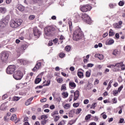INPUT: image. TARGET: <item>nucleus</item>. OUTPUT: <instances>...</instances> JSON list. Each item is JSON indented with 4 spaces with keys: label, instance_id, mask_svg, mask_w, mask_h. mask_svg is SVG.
Segmentation results:
<instances>
[{
    "label": "nucleus",
    "instance_id": "nucleus-1",
    "mask_svg": "<svg viewBox=\"0 0 125 125\" xmlns=\"http://www.w3.org/2000/svg\"><path fill=\"white\" fill-rule=\"evenodd\" d=\"M83 38V33L82 31V29L80 27L75 28L73 33V41H80Z\"/></svg>",
    "mask_w": 125,
    "mask_h": 125
},
{
    "label": "nucleus",
    "instance_id": "nucleus-2",
    "mask_svg": "<svg viewBox=\"0 0 125 125\" xmlns=\"http://www.w3.org/2000/svg\"><path fill=\"white\" fill-rule=\"evenodd\" d=\"M23 23V21L21 19L19 20H11L10 21V26L13 29H16L18 27H20Z\"/></svg>",
    "mask_w": 125,
    "mask_h": 125
},
{
    "label": "nucleus",
    "instance_id": "nucleus-3",
    "mask_svg": "<svg viewBox=\"0 0 125 125\" xmlns=\"http://www.w3.org/2000/svg\"><path fill=\"white\" fill-rule=\"evenodd\" d=\"M46 31L45 32V35L47 37L49 36H54L56 34V29L53 26H48L46 27Z\"/></svg>",
    "mask_w": 125,
    "mask_h": 125
},
{
    "label": "nucleus",
    "instance_id": "nucleus-4",
    "mask_svg": "<svg viewBox=\"0 0 125 125\" xmlns=\"http://www.w3.org/2000/svg\"><path fill=\"white\" fill-rule=\"evenodd\" d=\"M82 19H83L84 22L87 23V24H89V25L91 24L92 23V21L90 17L88 16V15L86 13H83L82 14Z\"/></svg>",
    "mask_w": 125,
    "mask_h": 125
},
{
    "label": "nucleus",
    "instance_id": "nucleus-5",
    "mask_svg": "<svg viewBox=\"0 0 125 125\" xmlns=\"http://www.w3.org/2000/svg\"><path fill=\"white\" fill-rule=\"evenodd\" d=\"M13 78L17 81H19L23 78V72L20 70H17L14 72L13 74Z\"/></svg>",
    "mask_w": 125,
    "mask_h": 125
},
{
    "label": "nucleus",
    "instance_id": "nucleus-6",
    "mask_svg": "<svg viewBox=\"0 0 125 125\" xmlns=\"http://www.w3.org/2000/svg\"><path fill=\"white\" fill-rule=\"evenodd\" d=\"M15 71H16V65H9L6 70L7 74H8L9 75L13 74Z\"/></svg>",
    "mask_w": 125,
    "mask_h": 125
},
{
    "label": "nucleus",
    "instance_id": "nucleus-7",
    "mask_svg": "<svg viewBox=\"0 0 125 125\" xmlns=\"http://www.w3.org/2000/svg\"><path fill=\"white\" fill-rule=\"evenodd\" d=\"M92 7L89 4H87L86 5H83L80 6L81 11L82 12H87L88 11H90Z\"/></svg>",
    "mask_w": 125,
    "mask_h": 125
},
{
    "label": "nucleus",
    "instance_id": "nucleus-8",
    "mask_svg": "<svg viewBox=\"0 0 125 125\" xmlns=\"http://www.w3.org/2000/svg\"><path fill=\"white\" fill-rule=\"evenodd\" d=\"M8 57H9V54L6 52L1 53L0 58L1 61L4 63H6L8 61Z\"/></svg>",
    "mask_w": 125,
    "mask_h": 125
},
{
    "label": "nucleus",
    "instance_id": "nucleus-9",
    "mask_svg": "<svg viewBox=\"0 0 125 125\" xmlns=\"http://www.w3.org/2000/svg\"><path fill=\"white\" fill-rule=\"evenodd\" d=\"M70 93L73 94L74 93V97H73V101H76L78 100L79 97L80 96V91L79 90H76L75 92L74 90H72L70 91Z\"/></svg>",
    "mask_w": 125,
    "mask_h": 125
},
{
    "label": "nucleus",
    "instance_id": "nucleus-10",
    "mask_svg": "<svg viewBox=\"0 0 125 125\" xmlns=\"http://www.w3.org/2000/svg\"><path fill=\"white\" fill-rule=\"evenodd\" d=\"M33 34L36 38H40V36H41L42 33L37 28H34L33 29Z\"/></svg>",
    "mask_w": 125,
    "mask_h": 125
},
{
    "label": "nucleus",
    "instance_id": "nucleus-11",
    "mask_svg": "<svg viewBox=\"0 0 125 125\" xmlns=\"http://www.w3.org/2000/svg\"><path fill=\"white\" fill-rule=\"evenodd\" d=\"M122 25H123V21H120L118 23H115L113 24V26L117 29H121L122 28Z\"/></svg>",
    "mask_w": 125,
    "mask_h": 125
},
{
    "label": "nucleus",
    "instance_id": "nucleus-12",
    "mask_svg": "<svg viewBox=\"0 0 125 125\" xmlns=\"http://www.w3.org/2000/svg\"><path fill=\"white\" fill-rule=\"evenodd\" d=\"M41 66H42V62H38L33 69H32L33 72H37L41 68Z\"/></svg>",
    "mask_w": 125,
    "mask_h": 125
},
{
    "label": "nucleus",
    "instance_id": "nucleus-13",
    "mask_svg": "<svg viewBox=\"0 0 125 125\" xmlns=\"http://www.w3.org/2000/svg\"><path fill=\"white\" fill-rule=\"evenodd\" d=\"M8 23L6 22L5 21L3 20V19L1 21H0V27L1 28H4L6 27V25H8Z\"/></svg>",
    "mask_w": 125,
    "mask_h": 125
},
{
    "label": "nucleus",
    "instance_id": "nucleus-14",
    "mask_svg": "<svg viewBox=\"0 0 125 125\" xmlns=\"http://www.w3.org/2000/svg\"><path fill=\"white\" fill-rule=\"evenodd\" d=\"M10 120L13 122H15V124H17V123H18V121H17V116L16 114H13L11 116Z\"/></svg>",
    "mask_w": 125,
    "mask_h": 125
},
{
    "label": "nucleus",
    "instance_id": "nucleus-15",
    "mask_svg": "<svg viewBox=\"0 0 125 125\" xmlns=\"http://www.w3.org/2000/svg\"><path fill=\"white\" fill-rule=\"evenodd\" d=\"M69 86L71 89H74V88H76L77 85L75 83L70 82L69 83Z\"/></svg>",
    "mask_w": 125,
    "mask_h": 125
},
{
    "label": "nucleus",
    "instance_id": "nucleus-16",
    "mask_svg": "<svg viewBox=\"0 0 125 125\" xmlns=\"http://www.w3.org/2000/svg\"><path fill=\"white\" fill-rule=\"evenodd\" d=\"M112 54L113 55H114V56H117V55H120V54H121V51L118 49H115L113 50Z\"/></svg>",
    "mask_w": 125,
    "mask_h": 125
},
{
    "label": "nucleus",
    "instance_id": "nucleus-17",
    "mask_svg": "<svg viewBox=\"0 0 125 125\" xmlns=\"http://www.w3.org/2000/svg\"><path fill=\"white\" fill-rule=\"evenodd\" d=\"M17 8L20 11H21V12L25 10V7L21 4L18 5Z\"/></svg>",
    "mask_w": 125,
    "mask_h": 125
},
{
    "label": "nucleus",
    "instance_id": "nucleus-18",
    "mask_svg": "<svg viewBox=\"0 0 125 125\" xmlns=\"http://www.w3.org/2000/svg\"><path fill=\"white\" fill-rule=\"evenodd\" d=\"M75 114H76V110H75V109H72L69 111L68 116L71 118H73V116H74Z\"/></svg>",
    "mask_w": 125,
    "mask_h": 125
},
{
    "label": "nucleus",
    "instance_id": "nucleus-19",
    "mask_svg": "<svg viewBox=\"0 0 125 125\" xmlns=\"http://www.w3.org/2000/svg\"><path fill=\"white\" fill-rule=\"evenodd\" d=\"M33 99H34L33 97H31V98H29V99H28L25 102V105H26V106H29V105H30L31 102L32 100H33Z\"/></svg>",
    "mask_w": 125,
    "mask_h": 125
},
{
    "label": "nucleus",
    "instance_id": "nucleus-20",
    "mask_svg": "<svg viewBox=\"0 0 125 125\" xmlns=\"http://www.w3.org/2000/svg\"><path fill=\"white\" fill-rule=\"evenodd\" d=\"M6 12V8L3 7H0V13H2V14H4Z\"/></svg>",
    "mask_w": 125,
    "mask_h": 125
},
{
    "label": "nucleus",
    "instance_id": "nucleus-21",
    "mask_svg": "<svg viewBox=\"0 0 125 125\" xmlns=\"http://www.w3.org/2000/svg\"><path fill=\"white\" fill-rule=\"evenodd\" d=\"M62 98H67L69 96V93L67 92H63L62 93Z\"/></svg>",
    "mask_w": 125,
    "mask_h": 125
},
{
    "label": "nucleus",
    "instance_id": "nucleus-22",
    "mask_svg": "<svg viewBox=\"0 0 125 125\" xmlns=\"http://www.w3.org/2000/svg\"><path fill=\"white\" fill-rule=\"evenodd\" d=\"M77 76L79 77L80 79H83V73L81 71H79L77 73Z\"/></svg>",
    "mask_w": 125,
    "mask_h": 125
},
{
    "label": "nucleus",
    "instance_id": "nucleus-23",
    "mask_svg": "<svg viewBox=\"0 0 125 125\" xmlns=\"http://www.w3.org/2000/svg\"><path fill=\"white\" fill-rule=\"evenodd\" d=\"M3 20L8 23L10 20V16L9 15H7Z\"/></svg>",
    "mask_w": 125,
    "mask_h": 125
},
{
    "label": "nucleus",
    "instance_id": "nucleus-24",
    "mask_svg": "<svg viewBox=\"0 0 125 125\" xmlns=\"http://www.w3.org/2000/svg\"><path fill=\"white\" fill-rule=\"evenodd\" d=\"M56 115H59V112H58V111L57 110H55L51 113V116L53 118L56 117Z\"/></svg>",
    "mask_w": 125,
    "mask_h": 125
},
{
    "label": "nucleus",
    "instance_id": "nucleus-25",
    "mask_svg": "<svg viewBox=\"0 0 125 125\" xmlns=\"http://www.w3.org/2000/svg\"><path fill=\"white\" fill-rule=\"evenodd\" d=\"M109 6L111 9H113V8H115L117 6V4L111 3L109 4Z\"/></svg>",
    "mask_w": 125,
    "mask_h": 125
},
{
    "label": "nucleus",
    "instance_id": "nucleus-26",
    "mask_svg": "<svg viewBox=\"0 0 125 125\" xmlns=\"http://www.w3.org/2000/svg\"><path fill=\"white\" fill-rule=\"evenodd\" d=\"M68 25H69V31L70 32H72V29L73 27V24L72 23V21H69Z\"/></svg>",
    "mask_w": 125,
    "mask_h": 125
},
{
    "label": "nucleus",
    "instance_id": "nucleus-27",
    "mask_svg": "<svg viewBox=\"0 0 125 125\" xmlns=\"http://www.w3.org/2000/svg\"><path fill=\"white\" fill-rule=\"evenodd\" d=\"M107 43L108 45H111V44H113V43H114V40L113 39H109L107 41Z\"/></svg>",
    "mask_w": 125,
    "mask_h": 125
},
{
    "label": "nucleus",
    "instance_id": "nucleus-28",
    "mask_svg": "<svg viewBox=\"0 0 125 125\" xmlns=\"http://www.w3.org/2000/svg\"><path fill=\"white\" fill-rule=\"evenodd\" d=\"M18 63H19V64H21V65H24L25 61L24 60L19 59L18 60Z\"/></svg>",
    "mask_w": 125,
    "mask_h": 125
},
{
    "label": "nucleus",
    "instance_id": "nucleus-29",
    "mask_svg": "<svg viewBox=\"0 0 125 125\" xmlns=\"http://www.w3.org/2000/svg\"><path fill=\"white\" fill-rule=\"evenodd\" d=\"M42 82V79L41 78H36L35 81V83L37 84L40 83Z\"/></svg>",
    "mask_w": 125,
    "mask_h": 125
},
{
    "label": "nucleus",
    "instance_id": "nucleus-30",
    "mask_svg": "<svg viewBox=\"0 0 125 125\" xmlns=\"http://www.w3.org/2000/svg\"><path fill=\"white\" fill-rule=\"evenodd\" d=\"M123 62L116 63L115 65H114V66L115 67H117V68H121Z\"/></svg>",
    "mask_w": 125,
    "mask_h": 125
},
{
    "label": "nucleus",
    "instance_id": "nucleus-31",
    "mask_svg": "<svg viewBox=\"0 0 125 125\" xmlns=\"http://www.w3.org/2000/svg\"><path fill=\"white\" fill-rule=\"evenodd\" d=\"M75 114H76L77 115H79V114H80V113H81V112H82V108H78L77 109H75Z\"/></svg>",
    "mask_w": 125,
    "mask_h": 125
},
{
    "label": "nucleus",
    "instance_id": "nucleus-32",
    "mask_svg": "<svg viewBox=\"0 0 125 125\" xmlns=\"http://www.w3.org/2000/svg\"><path fill=\"white\" fill-rule=\"evenodd\" d=\"M35 18H36V16H35L34 15H31L29 16L28 17L29 20H34V19H35Z\"/></svg>",
    "mask_w": 125,
    "mask_h": 125
},
{
    "label": "nucleus",
    "instance_id": "nucleus-33",
    "mask_svg": "<svg viewBox=\"0 0 125 125\" xmlns=\"http://www.w3.org/2000/svg\"><path fill=\"white\" fill-rule=\"evenodd\" d=\"M48 117L47 115H42L41 116V119H39V120H45L46 119H47Z\"/></svg>",
    "mask_w": 125,
    "mask_h": 125
},
{
    "label": "nucleus",
    "instance_id": "nucleus-34",
    "mask_svg": "<svg viewBox=\"0 0 125 125\" xmlns=\"http://www.w3.org/2000/svg\"><path fill=\"white\" fill-rule=\"evenodd\" d=\"M97 104L96 103H93L90 107V109H95Z\"/></svg>",
    "mask_w": 125,
    "mask_h": 125
},
{
    "label": "nucleus",
    "instance_id": "nucleus-35",
    "mask_svg": "<svg viewBox=\"0 0 125 125\" xmlns=\"http://www.w3.org/2000/svg\"><path fill=\"white\" fill-rule=\"evenodd\" d=\"M90 72L87 71L85 72V77L86 78H89L90 77Z\"/></svg>",
    "mask_w": 125,
    "mask_h": 125
},
{
    "label": "nucleus",
    "instance_id": "nucleus-36",
    "mask_svg": "<svg viewBox=\"0 0 125 125\" xmlns=\"http://www.w3.org/2000/svg\"><path fill=\"white\" fill-rule=\"evenodd\" d=\"M54 118L55 122H58V121H59V119H60V116H59V115H58L55 116Z\"/></svg>",
    "mask_w": 125,
    "mask_h": 125
},
{
    "label": "nucleus",
    "instance_id": "nucleus-37",
    "mask_svg": "<svg viewBox=\"0 0 125 125\" xmlns=\"http://www.w3.org/2000/svg\"><path fill=\"white\" fill-rule=\"evenodd\" d=\"M75 123H76V120H72L69 122L68 125H74Z\"/></svg>",
    "mask_w": 125,
    "mask_h": 125
},
{
    "label": "nucleus",
    "instance_id": "nucleus-38",
    "mask_svg": "<svg viewBox=\"0 0 125 125\" xmlns=\"http://www.w3.org/2000/svg\"><path fill=\"white\" fill-rule=\"evenodd\" d=\"M20 99V98L19 97L15 96L13 98L12 100L13 101H18Z\"/></svg>",
    "mask_w": 125,
    "mask_h": 125
},
{
    "label": "nucleus",
    "instance_id": "nucleus-39",
    "mask_svg": "<svg viewBox=\"0 0 125 125\" xmlns=\"http://www.w3.org/2000/svg\"><path fill=\"white\" fill-rule=\"evenodd\" d=\"M64 81V80H63V78H58L57 80V82L59 83H62V82Z\"/></svg>",
    "mask_w": 125,
    "mask_h": 125
},
{
    "label": "nucleus",
    "instance_id": "nucleus-40",
    "mask_svg": "<svg viewBox=\"0 0 125 125\" xmlns=\"http://www.w3.org/2000/svg\"><path fill=\"white\" fill-rule=\"evenodd\" d=\"M119 6H124L125 5V1H120L118 3Z\"/></svg>",
    "mask_w": 125,
    "mask_h": 125
},
{
    "label": "nucleus",
    "instance_id": "nucleus-41",
    "mask_svg": "<svg viewBox=\"0 0 125 125\" xmlns=\"http://www.w3.org/2000/svg\"><path fill=\"white\" fill-rule=\"evenodd\" d=\"M119 93V91L117 90H114L113 91V94L114 96H117V95Z\"/></svg>",
    "mask_w": 125,
    "mask_h": 125
},
{
    "label": "nucleus",
    "instance_id": "nucleus-42",
    "mask_svg": "<svg viewBox=\"0 0 125 125\" xmlns=\"http://www.w3.org/2000/svg\"><path fill=\"white\" fill-rule=\"evenodd\" d=\"M50 84V80H47L46 83L43 84V86H48Z\"/></svg>",
    "mask_w": 125,
    "mask_h": 125
},
{
    "label": "nucleus",
    "instance_id": "nucleus-43",
    "mask_svg": "<svg viewBox=\"0 0 125 125\" xmlns=\"http://www.w3.org/2000/svg\"><path fill=\"white\" fill-rule=\"evenodd\" d=\"M59 40L61 41V43H62V42H63V40H65V38L64 36H63V35H61Z\"/></svg>",
    "mask_w": 125,
    "mask_h": 125
},
{
    "label": "nucleus",
    "instance_id": "nucleus-44",
    "mask_svg": "<svg viewBox=\"0 0 125 125\" xmlns=\"http://www.w3.org/2000/svg\"><path fill=\"white\" fill-rule=\"evenodd\" d=\"M90 118H91V115L88 114L87 116H85V121H87V120H89V119H90Z\"/></svg>",
    "mask_w": 125,
    "mask_h": 125
},
{
    "label": "nucleus",
    "instance_id": "nucleus-45",
    "mask_svg": "<svg viewBox=\"0 0 125 125\" xmlns=\"http://www.w3.org/2000/svg\"><path fill=\"white\" fill-rule=\"evenodd\" d=\"M46 122H47V121L46 120H42L41 123V125H45L46 124Z\"/></svg>",
    "mask_w": 125,
    "mask_h": 125
},
{
    "label": "nucleus",
    "instance_id": "nucleus-46",
    "mask_svg": "<svg viewBox=\"0 0 125 125\" xmlns=\"http://www.w3.org/2000/svg\"><path fill=\"white\" fill-rule=\"evenodd\" d=\"M61 90H64V91H65V90H67V88H66V86H65V85L63 84L62 85Z\"/></svg>",
    "mask_w": 125,
    "mask_h": 125
},
{
    "label": "nucleus",
    "instance_id": "nucleus-47",
    "mask_svg": "<svg viewBox=\"0 0 125 125\" xmlns=\"http://www.w3.org/2000/svg\"><path fill=\"white\" fill-rule=\"evenodd\" d=\"M66 124V122L64 120L61 121L58 125H64Z\"/></svg>",
    "mask_w": 125,
    "mask_h": 125
},
{
    "label": "nucleus",
    "instance_id": "nucleus-48",
    "mask_svg": "<svg viewBox=\"0 0 125 125\" xmlns=\"http://www.w3.org/2000/svg\"><path fill=\"white\" fill-rule=\"evenodd\" d=\"M61 75H62V76L65 77V78H67V77H69V74H66V73H65V72H62Z\"/></svg>",
    "mask_w": 125,
    "mask_h": 125
},
{
    "label": "nucleus",
    "instance_id": "nucleus-49",
    "mask_svg": "<svg viewBox=\"0 0 125 125\" xmlns=\"http://www.w3.org/2000/svg\"><path fill=\"white\" fill-rule=\"evenodd\" d=\"M123 88H124V85H121L118 89V91L119 92H121V91H122V90L123 89Z\"/></svg>",
    "mask_w": 125,
    "mask_h": 125
},
{
    "label": "nucleus",
    "instance_id": "nucleus-50",
    "mask_svg": "<svg viewBox=\"0 0 125 125\" xmlns=\"http://www.w3.org/2000/svg\"><path fill=\"white\" fill-rule=\"evenodd\" d=\"M65 50L66 51H70L71 50V46L67 45L65 47Z\"/></svg>",
    "mask_w": 125,
    "mask_h": 125
},
{
    "label": "nucleus",
    "instance_id": "nucleus-51",
    "mask_svg": "<svg viewBox=\"0 0 125 125\" xmlns=\"http://www.w3.org/2000/svg\"><path fill=\"white\" fill-rule=\"evenodd\" d=\"M73 98H74V95H71L68 99L69 102H71L73 100Z\"/></svg>",
    "mask_w": 125,
    "mask_h": 125
},
{
    "label": "nucleus",
    "instance_id": "nucleus-52",
    "mask_svg": "<svg viewBox=\"0 0 125 125\" xmlns=\"http://www.w3.org/2000/svg\"><path fill=\"white\" fill-rule=\"evenodd\" d=\"M114 35H115V33L113 32H112V29H111L110 30V31L109 32V36L110 37L112 36H114Z\"/></svg>",
    "mask_w": 125,
    "mask_h": 125
},
{
    "label": "nucleus",
    "instance_id": "nucleus-53",
    "mask_svg": "<svg viewBox=\"0 0 125 125\" xmlns=\"http://www.w3.org/2000/svg\"><path fill=\"white\" fill-rule=\"evenodd\" d=\"M64 109H69V108H70V105L68 104H66L64 105Z\"/></svg>",
    "mask_w": 125,
    "mask_h": 125
},
{
    "label": "nucleus",
    "instance_id": "nucleus-54",
    "mask_svg": "<svg viewBox=\"0 0 125 125\" xmlns=\"http://www.w3.org/2000/svg\"><path fill=\"white\" fill-rule=\"evenodd\" d=\"M59 56L60 58H63V57H65V54L64 53H61Z\"/></svg>",
    "mask_w": 125,
    "mask_h": 125
},
{
    "label": "nucleus",
    "instance_id": "nucleus-55",
    "mask_svg": "<svg viewBox=\"0 0 125 125\" xmlns=\"http://www.w3.org/2000/svg\"><path fill=\"white\" fill-rule=\"evenodd\" d=\"M80 106V104L79 103H74L73 104V107L75 108H77V107H79Z\"/></svg>",
    "mask_w": 125,
    "mask_h": 125
},
{
    "label": "nucleus",
    "instance_id": "nucleus-56",
    "mask_svg": "<svg viewBox=\"0 0 125 125\" xmlns=\"http://www.w3.org/2000/svg\"><path fill=\"white\" fill-rule=\"evenodd\" d=\"M121 70H122V71H124V70H125V65L123 62H122V65H121Z\"/></svg>",
    "mask_w": 125,
    "mask_h": 125
},
{
    "label": "nucleus",
    "instance_id": "nucleus-57",
    "mask_svg": "<svg viewBox=\"0 0 125 125\" xmlns=\"http://www.w3.org/2000/svg\"><path fill=\"white\" fill-rule=\"evenodd\" d=\"M118 82L119 83H122L123 82V78L121 76H119L118 78Z\"/></svg>",
    "mask_w": 125,
    "mask_h": 125
},
{
    "label": "nucleus",
    "instance_id": "nucleus-58",
    "mask_svg": "<svg viewBox=\"0 0 125 125\" xmlns=\"http://www.w3.org/2000/svg\"><path fill=\"white\" fill-rule=\"evenodd\" d=\"M98 58H99L100 60H102V59H103V56L102 55L99 54Z\"/></svg>",
    "mask_w": 125,
    "mask_h": 125
},
{
    "label": "nucleus",
    "instance_id": "nucleus-59",
    "mask_svg": "<svg viewBox=\"0 0 125 125\" xmlns=\"http://www.w3.org/2000/svg\"><path fill=\"white\" fill-rule=\"evenodd\" d=\"M93 66H94V64H93V63H88L87 64V66L88 67H90V68H92V67H93Z\"/></svg>",
    "mask_w": 125,
    "mask_h": 125
},
{
    "label": "nucleus",
    "instance_id": "nucleus-60",
    "mask_svg": "<svg viewBox=\"0 0 125 125\" xmlns=\"http://www.w3.org/2000/svg\"><path fill=\"white\" fill-rule=\"evenodd\" d=\"M12 1V0H6L5 2L7 4H10Z\"/></svg>",
    "mask_w": 125,
    "mask_h": 125
},
{
    "label": "nucleus",
    "instance_id": "nucleus-61",
    "mask_svg": "<svg viewBox=\"0 0 125 125\" xmlns=\"http://www.w3.org/2000/svg\"><path fill=\"white\" fill-rule=\"evenodd\" d=\"M112 101L114 104H116V103H117V99H116V98H114L113 99H112Z\"/></svg>",
    "mask_w": 125,
    "mask_h": 125
},
{
    "label": "nucleus",
    "instance_id": "nucleus-62",
    "mask_svg": "<svg viewBox=\"0 0 125 125\" xmlns=\"http://www.w3.org/2000/svg\"><path fill=\"white\" fill-rule=\"evenodd\" d=\"M94 120L96 121V122H98V121L99 120V118H98V117L97 116H94L93 117Z\"/></svg>",
    "mask_w": 125,
    "mask_h": 125
},
{
    "label": "nucleus",
    "instance_id": "nucleus-63",
    "mask_svg": "<svg viewBox=\"0 0 125 125\" xmlns=\"http://www.w3.org/2000/svg\"><path fill=\"white\" fill-rule=\"evenodd\" d=\"M89 102V100H88V99H86L83 101L84 104H88Z\"/></svg>",
    "mask_w": 125,
    "mask_h": 125
},
{
    "label": "nucleus",
    "instance_id": "nucleus-64",
    "mask_svg": "<svg viewBox=\"0 0 125 125\" xmlns=\"http://www.w3.org/2000/svg\"><path fill=\"white\" fill-rule=\"evenodd\" d=\"M41 102L43 103V102H46V98H42L40 100Z\"/></svg>",
    "mask_w": 125,
    "mask_h": 125
}]
</instances>
